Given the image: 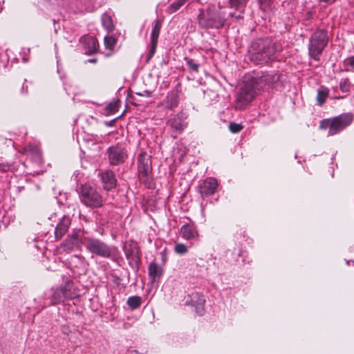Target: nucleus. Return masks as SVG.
Returning <instances> with one entry per match:
<instances>
[{
  "label": "nucleus",
  "instance_id": "39448f33",
  "mask_svg": "<svg viewBox=\"0 0 354 354\" xmlns=\"http://www.w3.org/2000/svg\"><path fill=\"white\" fill-rule=\"evenodd\" d=\"M327 32L322 30L315 31L311 36L309 44V55L315 60H319L320 55L328 43Z\"/></svg>",
  "mask_w": 354,
  "mask_h": 354
},
{
  "label": "nucleus",
  "instance_id": "c9c22d12",
  "mask_svg": "<svg viewBox=\"0 0 354 354\" xmlns=\"http://www.w3.org/2000/svg\"><path fill=\"white\" fill-rule=\"evenodd\" d=\"M340 89L344 92L348 90V83L347 80H344L340 82Z\"/></svg>",
  "mask_w": 354,
  "mask_h": 354
},
{
  "label": "nucleus",
  "instance_id": "9d476101",
  "mask_svg": "<svg viewBox=\"0 0 354 354\" xmlns=\"http://www.w3.org/2000/svg\"><path fill=\"white\" fill-rule=\"evenodd\" d=\"M138 170L145 176L151 171V156L146 152L142 151L138 156Z\"/></svg>",
  "mask_w": 354,
  "mask_h": 354
},
{
  "label": "nucleus",
  "instance_id": "f03ea898",
  "mask_svg": "<svg viewBox=\"0 0 354 354\" xmlns=\"http://www.w3.org/2000/svg\"><path fill=\"white\" fill-rule=\"evenodd\" d=\"M275 51L274 44L270 39H259L251 46L250 58L255 64H266L272 59Z\"/></svg>",
  "mask_w": 354,
  "mask_h": 354
},
{
  "label": "nucleus",
  "instance_id": "c85d7f7f",
  "mask_svg": "<svg viewBox=\"0 0 354 354\" xmlns=\"http://www.w3.org/2000/svg\"><path fill=\"white\" fill-rule=\"evenodd\" d=\"M249 0H229L230 7L236 10L241 9L245 6Z\"/></svg>",
  "mask_w": 354,
  "mask_h": 354
},
{
  "label": "nucleus",
  "instance_id": "a211bd4d",
  "mask_svg": "<svg viewBox=\"0 0 354 354\" xmlns=\"http://www.w3.org/2000/svg\"><path fill=\"white\" fill-rule=\"evenodd\" d=\"M124 251L128 259H133L138 253V248L135 243L129 241L124 244Z\"/></svg>",
  "mask_w": 354,
  "mask_h": 354
},
{
  "label": "nucleus",
  "instance_id": "4c0bfd02",
  "mask_svg": "<svg viewBox=\"0 0 354 354\" xmlns=\"http://www.w3.org/2000/svg\"><path fill=\"white\" fill-rule=\"evenodd\" d=\"M335 0H319V2L326 3L329 4L333 3V2H335Z\"/></svg>",
  "mask_w": 354,
  "mask_h": 354
},
{
  "label": "nucleus",
  "instance_id": "0eeeda50",
  "mask_svg": "<svg viewBox=\"0 0 354 354\" xmlns=\"http://www.w3.org/2000/svg\"><path fill=\"white\" fill-rule=\"evenodd\" d=\"M186 117L183 112L176 114L173 118L167 122L168 126L171 129L172 132L176 134L180 133L186 128L187 123L186 122Z\"/></svg>",
  "mask_w": 354,
  "mask_h": 354
},
{
  "label": "nucleus",
  "instance_id": "473e14b6",
  "mask_svg": "<svg viewBox=\"0 0 354 354\" xmlns=\"http://www.w3.org/2000/svg\"><path fill=\"white\" fill-rule=\"evenodd\" d=\"M174 250L178 254H183L187 252V248L183 243H178L175 245Z\"/></svg>",
  "mask_w": 354,
  "mask_h": 354
},
{
  "label": "nucleus",
  "instance_id": "4be33fe9",
  "mask_svg": "<svg viewBox=\"0 0 354 354\" xmlns=\"http://www.w3.org/2000/svg\"><path fill=\"white\" fill-rule=\"evenodd\" d=\"M120 100L117 99L111 101L105 109L106 113L107 115H111L116 113L118 111Z\"/></svg>",
  "mask_w": 354,
  "mask_h": 354
},
{
  "label": "nucleus",
  "instance_id": "5701e85b",
  "mask_svg": "<svg viewBox=\"0 0 354 354\" xmlns=\"http://www.w3.org/2000/svg\"><path fill=\"white\" fill-rule=\"evenodd\" d=\"M141 302L142 299L140 297L132 296L128 299L127 304L132 310H135L140 306Z\"/></svg>",
  "mask_w": 354,
  "mask_h": 354
},
{
  "label": "nucleus",
  "instance_id": "a878e982",
  "mask_svg": "<svg viewBox=\"0 0 354 354\" xmlns=\"http://www.w3.org/2000/svg\"><path fill=\"white\" fill-rule=\"evenodd\" d=\"M328 89L326 88L318 91L317 95V101L319 105L322 106L325 102L328 95Z\"/></svg>",
  "mask_w": 354,
  "mask_h": 354
},
{
  "label": "nucleus",
  "instance_id": "dca6fc26",
  "mask_svg": "<svg viewBox=\"0 0 354 354\" xmlns=\"http://www.w3.org/2000/svg\"><path fill=\"white\" fill-rule=\"evenodd\" d=\"M70 225L71 219L68 217L64 216L57 224L55 230V235L57 239H60L67 232Z\"/></svg>",
  "mask_w": 354,
  "mask_h": 354
},
{
  "label": "nucleus",
  "instance_id": "7c9ffc66",
  "mask_svg": "<svg viewBox=\"0 0 354 354\" xmlns=\"http://www.w3.org/2000/svg\"><path fill=\"white\" fill-rule=\"evenodd\" d=\"M345 67L347 71L354 72V56L350 57L345 60Z\"/></svg>",
  "mask_w": 354,
  "mask_h": 354
},
{
  "label": "nucleus",
  "instance_id": "2f4dec72",
  "mask_svg": "<svg viewBox=\"0 0 354 354\" xmlns=\"http://www.w3.org/2000/svg\"><path fill=\"white\" fill-rule=\"evenodd\" d=\"M243 129V127L241 124L231 122L229 124V129L233 133H239Z\"/></svg>",
  "mask_w": 354,
  "mask_h": 354
},
{
  "label": "nucleus",
  "instance_id": "ea45409f",
  "mask_svg": "<svg viewBox=\"0 0 354 354\" xmlns=\"http://www.w3.org/2000/svg\"><path fill=\"white\" fill-rule=\"evenodd\" d=\"M88 62H91V63H95L97 62V59H88Z\"/></svg>",
  "mask_w": 354,
  "mask_h": 354
},
{
  "label": "nucleus",
  "instance_id": "f257e3e1",
  "mask_svg": "<svg viewBox=\"0 0 354 354\" xmlns=\"http://www.w3.org/2000/svg\"><path fill=\"white\" fill-rule=\"evenodd\" d=\"M270 77L264 75L261 77H248L241 86L236 101L240 106H244L252 102L257 94V92L270 86Z\"/></svg>",
  "mask_w": 354,
  "mask_h": 354
},
{
  "label": "nucleus",
  "instance_id": "e433bc0d",
  "mask_svg": "<svg viewBox=\"0 0 354 354\" xmlns=\"http://www.w3.org/2000/svg\"><path fill=\"white\" fill-rule=\"evenodd\" d=\"M243 13H244L243 10H241L238 15H236L235 13H231L230 16L238 20V19H243Z\"/></svg>",
  "mask_w": 354,
  "mask_h": 354
},
{
  "label": "nucleus",
  "instance_id": "bb28decb",
  "mask_svg": "<svg viewBox=\"0 0 354 354\" xmlns=\"http://www.w3.org/2000/svg\"><path fill=\"white\" fill-rule=\"evenodd\" d=\"M103 26L109 31L113 30L114 26L111 17L108 15H104L102 17Z\"/></svg>",
  "mask_w": 354,
  "mask_h": 354
},
{
  "label": "nucleus",
  "instance_id": "4468645a",
  "mask_svg": "<svg viewBox=\"0 0 354 354\" xmlns=\"http://www.w3.org/2000/svg\"><path fill=\"white\" fill-rule=\"evenodd\" d=\"M124 153L122 148L112 146L109 149V159L111 165H118L124 161Z\"/></svg>",
  "mask_w": 354,
  "mask_h": 354
},
{
  "label": "nucleus",
  "instance_id": "f704fd0d",
  "mask_svg": "<svg viewBox=\"0 0 354 354\" xmlns=\"http://www.w3.org/2000/svg\"><path fill=\"white\" fill-rule=\"evenodd\" d=\"M158 41H151V48L148 53V59H149L155 53Z\"/></svg>",
  "mask_w": 354,
  "mask_h": 354
},
{
  "label": "nucleus",
  "instance_id": "6ab92c4d",
  "mask_svg": "<svg viewBox=\"0 0 354 354\" xmlns=\"http://www.w3.org/2000/svg\"><path fill=\"white\" fill-rule=\"evenodd\" d=\"M64 300H66L64 291L61 287L56 288L52 295L51 302L53 305L59 304Z\"/></svg>",
  "mask_w": 354,
  "mask_h": 354
},
{
  "label": "nucleus",
  "instance_id": "9b49d317",
  "mask_svg": "<svg viewBox=\"0 0 354 354\" xmlns=\"http://www.w3.org/2000/svg\"><path fill=\"white\" fill-rule=\"evenodd\" d=\"M217 187L218 182L215 178H207L199 186V192L202 195L211 196L215 193Z\"/></svg>",
  "mask_w": 354,
  "mask_h": 354
},
{
  "label": "nucleus",
  "instance_id": "2eb2a0df",
  "mask_svg": "<svg viewBox=\"0 0 354 354\" xmlns=\"http://www.w3.org/2000/svg\"><path fill=\"white\" fill-rule=\"evenodd\" d=\"M182 237L185 240H195L198 236V232L196 226L193 224L183 225L180 228Z\"/></svg>",
  "mask_w": 354,
  "mask_h": 354
},
{
  "label": "nucleus",
  "instance_id": "7ed1b4c3",
  "mask_svg": "<svg viewBox=\"0 0 354 354\" xmlns=\"http://www.w3.org/2000/svg\"><path fill=\"white\" fill-rule=\"evenodd\" d=\"M353 121V115L351 113H346L321 120L319 127L322 130L328 129V136H334L351 125Z\"/></svg>",
  "mask_w": 354,
  "mask_h": 354
},
{
  "label": "nucleus",
  "instance_id": "cd10ccee",
  "mask_svg": "<svg viewBox=\"0 0 354 354\" xmlns=\"http://www.w3.org/2000/svg\"><path fill=\"white\" fill-rule=\"evenodd\" d=\"M75 247L76 243H75L73 241H71V239L68 238L65 239L61 244V248L63 249L64 252H71Z\"/></svg>",
  "mask_w": 354,
  "mask_h": 354
},
{
  "label": "nucleus",
  "instance_id": "423d86ee",
  "mask_svg": "<svg viewBox=\"0 0 354 354\" xmlns=\"http://www.w3.org/2000/svg\"><path fill=\"white\" fill-rule=\"evenodd\" d=\"M84 241L86 250L91 254L104 258L112 256L113 249L100 239L88 237Z\"/></svg>",
  "mask_w": 354,
  "mask_h": 354
},
{
  "label": "nucleus",
  "instance_id": "a19ab883",
  "mask_svg": "<svg viewBox=\"0 0 354 354\" xmlns=\"http://www.w3.org/2000/svg\"><path fill=\"white\" fill-rule=\"evenodd\" d=\"M134 353H137V351H131V354H134Z\"/></svg>",
  "mask_w": 354,
  "mask_h": 354
},
{
  "label": "nucleus",
  "instance_id": "f8f14e48",
  "mask_svg": "<svg viewBox=\"0 0 354 354\" xmlns=\"http://www.w3.org/2000/svg\"><path fill=\"white\" fill-rule=\"evenodd\" d=\"M100 176L104 189L109 191L116 187L117 180L113 171L106 170L100 174Z\"/></svg>",
  "mask_w": 354,
  "mask_h": 354
},
{
  "label": "nucleus",
  "instance_id": "72a5a7b5",
  "mask_svg": "<svg viewBox=\"0 0 354 354\" xmlns=\"http://www.w3.org/2000/svg\"><path fill=\"white\" fill-rule=\"evenodd\" d=\"M187 65L189 66V68L194 71H198V65L194 62L193 59H185Z\"/></svg>",
  "mask_w": 354,
  "mask_h": 354
},
{
  "label": "nucleus",
  "instance_id": "b1692460",
  "mask_svg": "<svg viewBox=\"0 0 354 354\" xmlns=\"http://www.w3.org/2000/svg\"><path fill=\"white\" fill-rule=\"evenodd\" d=\"M68 239L76 243V248H80L82 243V233L80 231L74 232Z\"/></svg>",
  "mask_w": 354,
  "mask_h": 354
},
{
  "label": "nucleus",
  "instance_id": "6e6552de",
  "mask_svg": "<svg viewBox=\"0 0 354 354\" xmlns=\"http://www.w3.org/2000/svg\"><path fill=\"white\" fill-rule=\"evenodd\" d=\"M179 99L180 95L178 92L175 90L171 91L167 93L166 97L158 104V106L173 110L178 106Z\"/></svg>",
  "mask_w": 354,
  "mask_h": 354
},
{
  "label": "nucleus",
  "instance_id": "f3484780",
  "mask_svg": "<svg viewBox=\"0 0 354 354\" xmlns=\"http://www.w3.org/2000/svg\"><path fill=\"white\" fill-rule=\"evenodd\" d=\"M66 299H73L77 297L79 294L71 281H67L61 286Z\"/></svg>",
  "mask_w": 354,
  "mask_h": 354
},
{
  "label": "nucleus",
  "instance_id": "aec40b11",
  "mask_svg": "<svg viewBox=\"0 0 354 354\" xmlns=\"http://www.w3.org/2000/svg\"><path fill=\"white\" fill-rule=\"evenodd\" d=\"M162 268L155 263H150L149 266V274L153 280L159 279L162 275Z\"/></svg>",
  "mask_w": 354,
  "mask_h": 354
},
{
  "label": "nucleus",
  "instance_id": "393cba45",
  "mask_svg": "<svg viewBox=\"0 0 354 354\" xmlns=\"http://www.w3.org/2000/svg\"><path fill=\"white\" fill-rule=\"evenodd\" d=\"M161 28V23L156 21L151 34V41H158Z\"/></svg>",
  "mask_w": 354,
  "mask_h": 354
},
{
  "label": "nucleus",
  "instance_id": "58836bf2",
  "mask_svg": "<svg viewBox=\"0 0 354 354\" xmlns=\"http://www.w3.org/2000/svg\"><path fill=\"white\" fill-rule=\"evenodd\" d=\"M271 0H258L259 3L261 4V5H263V4H265V3H269Z\"/></svg>",
  "mask_w": 354,
  "mask_h": 354
},
{
  "label": "nucleus",
  "instance_id": "c756f323",
  "mask_svg": "<svg viewBox=\"0 0 354 354\" xmlns=\"http://www.w3.org/2000/svg\"><path fill=\"white\" fill-rule=\"evenodd\" d=\"M116 44V39L113 36H106L104 37V46L107 49H113Z\"/></svg>",
  "mask_w": 354,
  "mask_h": 354
},
{
  "label": "nucleus",
  "instance_id": "1a4fd4ad",
  "mask_svg": "<svg viewBox=\"0 0 354 354\" xmlns=\"http://www.w3.org/2000/svg\"><path fill=\"white\" fill-rule=\"evenodd\" d=\"M86 54H93L97 51L98 41L97 39L91 35H84L80 39Z\"/></svg>",
  "mask_w": 354,
  "mask_h": 354
},
{
  "label": "nucleus",
  "instance_id": "ddd939ff",
  "mask_svg": "<svg viewBox=\"0 0 354 354\" xmlns=\"http://www.w3.org/2000/svg\"><path fill=\"white\" fill-rule=\"evenodd\" d=\"M198 23L203 28H216L223 27L224 22L221 19H216L212 17H205V14L201 13L198 16Z\"/></svg>",
  "mask_w": 354,
  "mask_h": 354
},
{
  "label": "nucleus",
  "instance_id": "20e7f679",
  "mask_svg": "<svg viewBox=\"0 0 354 354\" xmlns=\"http://www.w3.org/2000/svg\"><path fill=\"white\" fill-rule=\"evenodd\" d=\"M80 201L86 207L98 208L103 205V198L97 189L90 184L81 185L79 188Z\"/></svg>",
  "mask_w": 354,
  "mask_h": 354
},
{
  "label": "nucleus",
  "instance_id": "412c9836",
  "mask_svg": "<svg viewBox=\"0 0 354 354\" xmlns=\"http://www.w3.org/2000/svg\"><path fill=\"white\" fill-rule=\"evenodd\" d=\"M188 0H177L174 1L167 8V12L168 14H172L178 10L183 5H185Z\"/></svg>",
  "mask_w": 354,
  "mask_h": 354
}]
</instances>
